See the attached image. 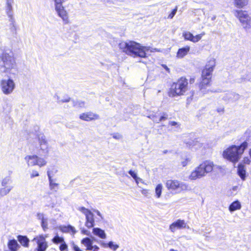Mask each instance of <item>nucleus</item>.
Masks as SVG:
<instances>
[{"mask_svg": "<svg viewBox=\"0 0 251 251\" xmlns=\"http://www.w3.org/2000/svg\"><path fill=\"white\" fill-rule=\"evenodd\" d=\"M196 77L195 76H193L191 77L189 79V82L190 84L194 83L195 81Z\"/></svg>", "mask_w": 251, "mask_h": 251, "instance_id": "42", "label": "nucleus"}, {"mask_svg": "<svg viewBox=\"0 0 251 251\" xmlns=\"http://www.w3.org/2000/svg\"><path fill=\"white\" fill-rule=\"evenodd\" d=\"M188 85L189 83L186 77L181 76L171 84L167 91V95L170 98L183 96L188 90Z\"/></svg>", "mask_w": 251, "mask_h": 251, "instance_id": "4", "label": "nucleus"}, {"mask_svg": "<svg viewBox=\"0 0 251 251\" xmlns=\"http://www.w3.org/2000/svg\"><path fill=\"white\" fill-rule=\"evenodd\" d=\"M7 9L8 10V11L9 12L12 11V6L11 3L10 2H9L8 1H7Z\"/></svg>", "mask_w": 251, "mask_h": 251, "instance_id": "39", "label": "nucleus"}, {"mask_svg": "<svg viewBox=\"0 0 251 251\" xmlns=\"http://www.w3.org/2000/svg\"><path fill=\"white\" fill-rule=\"evenodd\" d=\"M41 226L44 231H46V229L48 228V223L47 221L43 218L42 219Z\"/></svg>", "mask_w": 251, "mask_h": 251, "instance_id": "33", "label": "nucleus"}, {"mask_svg": "<svg viewBox=\"0 0 251 251\" xmlns=\"http://www.w3.org/2000/svg\"><path fill=\"white\" fill-rule=\"evenodd\" d=\"M128 173L135 179L136 182L138 184L139 183V178L137 177L136 174L132 170H129L128 171Z\"/></svg>", "mask_w": 251, "mask_h": 251, "instance_id": "30", "label": "nucleus"}, {"mask_svg": "<svg viewBox=\"0 0 251 251\" xmlns=\"http://www.w3.org/2000/svg\"><path fill=\"white\" fill-rule=\"evenodd\" d=\"M249 154L250 157L251 158V148L249 151Z\"/></svg>", "mask_w": 251, "mask_h": 251, "instance_id": "47", "label": "nucleus"}, {"mask_svg": "<svg viewBox=\"0 0 251 251\" xmlns=\"http://www.w3.org/2000/svg\"><path fill=\"white\" fill-rule=\"evenodd\" d=\"M205 34L204 32L194 36L191 32L185 31L183 33L182 36L185 40L190 41L193 43H196L199 41L202 37Z\"/></svg>", "mask_w": 251, "mask_h": 251, "instance_id": "16", "label": "nucleus"}, {"mask_svg": "<svg viewBox=\"0 0 251 251\" xmlns=\"http://www.w3.org/2000/svg\"><path fill=\"white\" fill-rule=\"evenodd\" d=\"M191 159L189 158H185L184 160L181 161V165L183 167H185L190 162Z\"/></svg>", "mask_w": 251, "mask_h": 251, "instance_id": "35", "label": "nucleus"}, {"mask_svg": "<svg viewBox=\"0 0 251 251\" xmlns=\"http://www.w3.org/2000/svg\"><path fill=\"white\" fill-rule=\"evenodd\" d=\"M42 143L44 144V145H46L47 142L46 141L44 140L42 142H41L40 145H41L42 144Z\"/></svg>", "mask_w": 251, "mask_h": 251, "instance_id": "45", "label": "nucleus"}, {"mask_svg": "<svg viewBox=\"0 0 251 251\" xmlns=\"http://www.w3.org/2000/svg\"><path fill=\"white\" fill-rule=\"evenodd\" d=\"M234 13L245 29L251 28V18L247 11L235 10Z\"/></svg>", "mask_w": 251, "mask_h": 251, "instance_id": "8", "label": "nucleus"}, {"mask_svg": "<svg viewBox=\"0 0 251 251\" xmlns=\"http://www.w3.org/2000/svg\"><path fill=\"white\" fill-rule=\"evenodd\" d=\"M28 166H38L42 167L47 164V161L45 159L39 157L36 155H27L25 157Z\"/></svg>", "mask_w": 251, "mask_h": 251, "instance_id": "9", "label": "nucleus"}, {"mask_svg": "<svg viewBox=\"0 0 251 251\" xmlns=\"http://www.w3.org/2000/svg\"><path fill=\"white\" fill-rule=\"evenodd\" d=\"M241 208V205L238 201H235L232 202L229 206V210L231 212L239 210Z\"/></svg>", "mask_w": 251, "mask_h": 251, "instance_id": "26", "label": "nucleus"}, {"mask_svg": "<svg viewBox=\"0 0 251 251\" xmlns=\"http://www.w3.org/2000/svg\"><path fill=\"white\" fill-rule=\"evenodd\" d=\"M39 176V173L37 171H33L30 175V177L33 178L34 177L38 176Z\"/></svg>", "mask_w": 251, "mask_h": 251, "instance_id": "38", "label": "nucleus"}, {"mask_svg": "<svg viewBox=\"0 0 251 251\" xmlns=\"http://www.w3.org/2000/svg\"><path fill=\"white\" fill-rule=\"evenodd\" d=\"M216 66V60L214 58L209 59L201 71V80L198 83L199 90L205 93L207 88L210 87L212 82V74Z\"/></svg>", "mask_w": 251, "mask_h": 251, "instance_id": "2", "label": "nucleus"}, {"mask_svg": "<svg viewBox=\"0 0 251 251\" xmlns=\"http://www.w3.org/2000/svg\"><path fill=\"white\" fill-rule=\"evenodd\" d=\"M149 117L154 122L159 123L162 121L166 120L168 119V115L166 113H163L161 115L158 113H156L154 114L150 115Z\"/></svg>", "mask_w": 251, "mask_h": 251, "instance_id": "18", "label": "nucleus"}, {"mask_svg": "<svg viewBox=\"0 0 251 251\" xmlns=\"http://www.w3.org/2000/svg\"><path fill=\"white\" fill-rule=\"evenodd\" d=\"M186 223L184 220L178 219L172 223L169 226V229L172 232H174L177 229L185 228Z\"/></svg>", "mask_w": 251, "mask_h": 251, "instance_id": "17", "label": "nucleus"}, {"mask_svg": "<svg viewBox=\"0 0 251 251\" xmlns=\"http://www.w3.org/2000/svg\"><path fill=\"white\" fill-rule=\"evenodd\" d=\"M68 228H69V229H72V230H73V228H73L72 226H68Z\"/></svg>", "mask_w": 251, "mask_h": 251, "instance_id": "48", "label": "nucleus"}, {"mask_svg": "<svg viewBox=\"0 0 251 251\" xmlns=\"http://www.w3.org/2000/svg\"><path fill=\"white\" fill-rule=\"evenodd\" d=\"M43 151L44 153L45 154V156H46V155L48 154V150H47V149H46L45 150H43Z\"/></svg>", "mask_w": 251, "mask_h": 251, "instance_id": "44", "label": "nucleus"}, {"mask_svg": "<svg viewBox=\"0 0 251 251\" xmlns=\"http://www.w3.org/2000/svg\"><path fill=\"white\" fill-rule=\"evenodd\" d=\"M251 163V158L248 156H245L243 158L242 163L245 165V164L249 165Z\"/></svg>", "mask_w": 251, "mask_h": 251, "instance_id": "32", "label": "nucleus"}, {"mask_svg": "<svg viewBox=\"0 0 251 251\" xmlns=\"http://www.w3.org/2000/svg\"><path fill=\"white\" fill-rule=\"evenodd\" d=\"M93 232L95 235L99 236L101 239H104L106 238V235L104 230L99 228H94L93 230Z\"/></svg>", "mask_w": 251, "mask_h": 251, "instance_id": "27", "label": "nucleus"}, {"mask_svg": "<svg viewBox=\"0 0 251 251\" xmlns=\"http://www.w3.org/2000/svg\"><path fill=\"white\" fill-rule=\"evenodd\" d=\"M119 47L121 51L126 54L133 57L146 58L149 49L146 46L132 40L123 41L119 43Z\"/></svg>", "mask_w": 251, "mask_h": 251, "instance_id": "1", "label": "nucleus"}, {"mask_svg": "<svg viewBox=\"0 0 251 251\" xmlns=\"http://www.w3.org/2000/svg\"><path fill=\"white\" fill-rule=\"evenodd\" d=\"M54 1L55 2V10L58 15L62 19L65 24L68 23L69 22L68 14L65 10L64 7L62 6V3L65 2L66 0H54Z\"/></svg>", "mask_w": 251, "mask_h": 251, "instance_id": "11", "label": "nucleus"}, {"mask_svg": "<svg viewBox=\"0 0 251 251\" xmlns=\"http://www.w3.org/2000/svg\"><path fill=\"white\" fill-rule=\"evenodd\" d=\"M70 99L69 98L67 100H62V101L63 102H69L70 101Z\"/></svg>", "mask_w": 251, "mask_h": 251, "instance_id": "46", "label": "nucleus"}, {"mask_svg": "<svg viewBox=\"0 0 251 251\" xmlns=\"http://www.w3.org/2000/svg\"><path fill=\"white\" fill-rule=\"evenodd\" d=\"M177 7H176L172 11V12L169 14L168 16V18L169 19H172L174 16L175 15L176 11H177Z\"/></svg>", "mask_w": 251, "mask_h": 251, "instance_id": "34", "label": "nucleus"}, {"mask_svg": "<svg viewBox=\"0 0 251 251\" xmlns=\"http://www.w3.org/2000/svg\"><path fill=\"white\" fill-rule=\"evenodd\" d=\"M0 67L3 69L4 73L10 74L13 70L17 69L15 58L12 51L3 50L0 54Z\"/></svg>", "mask_w": 251, "mask_h": 251, "instance_id": "5", "label": "nucleus"}, {"mask_svg": "<svg viewBox=\"0 0 251 251\" xmlns=\"http://www.w3.org/2000/svg\"><path fill=\"white\" fill-rule=\"evenodd\" d=\"M248 147V143L247 141H244L239 145L229 146L223 151V157L235 164L239 161L242 155Z\"/></svg>", "mask_w": 251, "mask_h": 251, "instance_id": "3", "label": "nucleus"}, {"mask_svg": "<svg viewBox=\"0 0 251 251\" xmlns=\"http://www.w3.org/2000/svg\"><path fill=\"white\" fill-rule=\"evenodd\" d=\"M17 238L20 244L24 248H28L29 246V240L25 235H19Z\"/></svg>", "mask_w": 251, "mask_h": 251, "instance_id": "22", "label": "nucleus"}, {"mask_svg": "<svg viewBox=\"0 0 251 251\" xmlns=\"http://www.w3.org/2000/svg\"><path fill=\"white\" fill-rule=\"evenodd\" d=\"M15 86V83L11 79H2L0 81L1 89L4 94L8 95L11 93Z\"/></svg>", "mask_w": 251, "mask_h": 251, "instance_id": "12", "label": "nucleus"}, {"mask_svg": "<svg viewBox=\"0 0 251 251\" xmlns=\"http://www.w3.org/2000/svg\"><path fill=\"white\" fill-rule=\"evenodd\" d=\"M78 210L85 215V226L88 228H91L94 225V219L93 213L88 209L84 207H80Z\"/></svg>", "mask_w": 251, "mask_h": 251, "instance_id": "13", "label": "nucleus"}, {"mask_svg": "<svg viewBox=\"0 0 251 251\" xmlns=\"http://www.w3.org/2000/svg\"><path fill=\"white\" fill-rule=\"evenodd\" d=\"M72 249L74 251H82L78 246L75 244L72 245Z\"/></svg>", "mask_w": 251, "mask_h": 251, "instance_id": "37", "label": "nucleus"}, {"mask_svg": "<svg viewBox=\"0 0 251 251\" xmlns=\"http://www.w3.org/2000/svg\"><path fill=\"white\" fill-rule=\"evenodd\" d=\"M73 104L74 107L82 108L85 107V102L81 100L73 101Z\"/></svg>", "mask_w": 251, "mask_h": 251, "instance_id": "28", "label": "nucleus"}, {"mask_svg": "<svg viewBox=\"0 0 251 251\" xmlns=\"http://www.w3.org/2000/svg\"><path fill=\"white\" fill-rule=\"evenodd\" d=\"M92 240L88 237L84 238L81 241V243L86 247V250L91 251L94 249V251H95V250H98L99 248L97 246H92Z\"/></svg>", "mask_w": 251, "mask_h": 251, "instance_id": "19", "label": "nucleus"}, {"mask_svg": "<svg viewBox=\"0 0 251 251\" xmlns=\"http://www.w3.org/2000/svg\"><path fill=\"white\" fill-rule=\"evenodd\" d=\"M237 174L242 180H244L246 177V169L245 166L242 163H239L237 166Z\"/></svg>", "mask_w": 251, "mask_h": 251, "instance_id": "20", "label": "nucleus"}, {"mask_svg": "<svg viewBox=\"0 0 251 251\" xmlns=\"http://www.w3.org/2000/svg\"><path fill=\"white\" fill-rule=\"evenodd\" d=\"M51 242L55 245L60 244L59 247L60 251H68V246L63 237L57 234L51 239Z\"/></svg>", "mask_w": 251, "mask_h": 251, "instance_id": "15", "label": "nucleus"}, {"mask_svg": "<svg viewBox=\"0 0 251 251\" xmlns=\"http://www.w3.org/2000/svg\"><path fill=\"white\" fill-rule=\"evenodd\" d=\"M162 67L168 72H170L169 68L165 64L162 65Z\"/></svg>", "mask_w": 251, "mask_h": 251, "instance_id": "43", "label": "nucleus"}, {"mask_svg": "<svg viewBox=\"0 0 251 251\" xmlns=\"http://www.w3.org/2000/svg\"><path fill=\"white\" fill-rule=\"evenodd\" d=\"M215 167V165L212 161L205 160L202 162L193 171L190 178L195 180L206 176L207 174L211 173Z\"/></svg>", "mask_w": 251, "mask_h": 251, "instance_id": "6", "label": "nucleus"}, {"mask_svg": "<svg viewBox=\"0 0 251 251\" xmlns=\"http://www.w3.org/2000/svg\"><path fill=\"white\" fill-rule=\"evenodd\" d=\"M79 118L82 121L89 122L99 119L100 116L97 113H93L92 111H89L80 114L79 116Z\"/></svg>", "mask_w": 251, "mask_h": 251, "instance_id": "14", "label": "nucleus"}, {"mask_svg": "<svg viewBox=\"0 0 251 251\" xmlns=\"http://www.w3.org/2000/svg\"><path fill=\"white\" fill-rule=\"evenodd\" d=\"M108 246L111 249H112L114 251L116 250L119 247L118 245L114 244L112 242H110L108 243Z\"/></svg>", "mask_w": 251, "mask_h": 251, "instance_id": "36", "label": "nucleus"}, {"mask_svg": "<svg viewBox=\"0 0 251 251\" xmlns=\"http://www.w3.org/2000/svg\"><path fill=\"white\" fill-rule=\"evenodd\" d=\"M56 172L57 170L55 169H52L51 170H48L47 172V175L50 182V186L51 189H54L55 187H57L58 186V183H55L53 181L51 176V175H53L54 174L56 173Z\"/></svg>", "mask_w": 251, "mask_h": 251, "instance_id": "21", "label": "nucleus"}, {"mask_svg": "<svg viewBox=\"0 0 251 251\" xmlns=\"http://www.w3.org/2000/svg\"><path fill=\"white\" fill-rule=\"evenodd\" d=\"M169 125L171 126H176L177 125V123L175 121H171L169 123Z\"/></svg>", "mask_w": 251, "mask_h": 251, "instance_id": "41", "label": "nucleus"}, {"mask_svg": "<svg viewBox=\"0 0 251 251\" xmlns=\"http://www.w3.org/2000/svg\"><path fill=\"white\" fill-rule=\"evenodd\" d=\"M141 193L144 195L147 196L149 194V190L146 189H143L141 190Z\"/></svg>", "mask_w": 251, "mask_h": 251, "instance_id": "40", "label": "nucleus"}, {"mask_svg": "<svg viewBox=\"0 0 251 251\" xmlns=\"http://www.w3.org/2000/svg\"><path fill=\"white\" fill-rule=\"evenodd\" d=\"M163 186L162 184H158L156 185L155 191V195L157 198H159L161 197L162 191Z\"/></svg>", "mask_w": 251, "mask_h": 251, "instance_id": "29", "label": "nucleus"}, {"mask_svg": "<svg viewBox=\"0 0 251 251\" xmlns=\"http://www.w3.org/2000/svg\"><path fill=\"white\" fill-rule=\"evenodd\" d=\"M165 186L169 191L180 193L188 190V186L183 182L176 179H168L165 183Z\"/></svg>", "mask_w": 251, "mask_h": 251, "instance_id": "7", "label": "nucleus"}, {"mask_svg": "<svg viewBox=\"0 0 251 251\" xmlns=\"http://www.w3.org/2000/svg\"><path fill=\"white\" fill-rule=\"evenodd\" d=\"M7 246L10 251H17L20 248L15 239L9 240L7 243Z\"/></svg>", "mask_w": 251, "mask_h": 251, "instance_id": "24", "label": "nucleus"}, {"mask_svg": "<svg viewBox=\"0 0 251 251\" xmlns=\"http://www.w3.org/2000/svg\"><path fill=\"white\" fill-rule=\"evenodd\" d=\"M190 48L188 46L180 48L178 50L176 53V57L178 58H182L186 56L190 51Z\"/></svg>", "mask_w": 251, "mask_h": 251, "instance_id": "23", "label": "nucleus"}, {"mask_svg": "<svg viewBox=\"0 0 251 251\" xmlns=\"http://www.w3.org/2000/svg\"><path fill=\"white\" fill-rule=\"evenodd\" d=\"M46 235H38L33 239L32 241L36 242L37 247L34 251H46L48 248V244L46 241Z\"/></svg>", "mask_w": 251, "mask_h": 251, "instance_id": "10", "label": "nucleus"}, {"mask_svg": "<svg viewBox=\"0 0 251 251\" xmlns=\"http://www.w3.org/2000/svg\"><path fill=\"white\" fill-rule=\"evenodd\" d=\"M249 0H233L234 6L238 8H243L248 5Z\"/></svg>", "mask_w": 251, "mask_h": 251, "instance_id": "25", "label": "nucleus"}, {"mask_svg": "<svg viewBox=\"0 0 251 251\" xmlns=\"http://www.w3.org/2000/svg\"><path fill=\"white\" fill-rule=\"evenodd\" d=\"M10 191V189L2 188L0 189V197L6 195Z\"/></svg>", "mask_w": 251, "mask_h": 251, "instance_id": "31", "label": "nucleus"}]
</instances>
